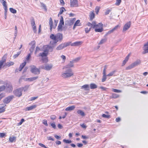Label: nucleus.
<instances>
[{
	"label": "nucleus",
	"instance_id": "nucleus-1",
	"mask_svg": "<svg viewBox=\"0 0 148 148\" xmlns=\"http://www.w3.org/2000/svg\"><path fill=\"white\" fill-rule=\"evenodd\" d=\"M50 38L52 40L51 41V43L56 45V44L59 41H62L63 38V35L62 34L58 33L54 35L51 34L50 36Z\"/></svg>",
	"mask_w": 148,
	"mask_h": 148
},
{
	"label": "nucleus",
	"instance_id": "nucleus-2",
	"mask_svg": "<svg viewBox=\"0 0 148 148\" xmlns=\"http://www.w3.org/2000/svg\"><path fill=\"white\" fill-rule=\"evenodd\" d=\"M73 75V73L72 70L70 69H68L62 73L61 74V76L64 78H67L72 76Z\"/></svg>",
	"mask_w": 148,
	"mask_h": 148
},
{
	"label": "nucleus",
	"instance_id": "nucleus-3",
	"mask_svg": "<svg viewBox=\"0 0 148 148\" xmlns=\"http://www.w3.org/2000/svg\"><path fill=\"white\" fill-rule=\"evenodd\" d=\"M56 45L54 44H52L51 43V41L50 42V45H45L43 46V49L45 50V51L47 52L48 53V52H51L53 51V49L55 47Z\"/></svg>",
	"mask_w": 148,
	"mask_h": 148
},
{
	"label": "nucleus",
	"instance_id": "nucleus-4",
	"mask_svg": "<svg viewBox=\"0 0 148 148\" xmlns=\"http://www.w3.org/2000/svg\"><path fill=\"white\" fill-rule=\"evenodd\" d=\"M31 68L30 71L33 73L35 75H38L40 74V67L38 69L34 65H32L30 66Z\"/></svg>",
	"mask_w": 148,
	"mask_h": 148
},
{
	"label": "nucleus",
	"instance_id": "nucleus-5",
	"mask_svg": "<svg viewBox=\"0 0 148 148\" xmlns=\"http://www.w3.org/2000/svg\"><path fill=\"white\" fill-rule=\"evenodd\" d=\"M71 43V42H68L62 43L57 47L56 49L57 50H62L64 48L70 45Z\"/></svg>",
	"mask_w": 148,
	"mask_h": 148
},
{
	"label": "nucleus",
	"instance_id": "nucleus-6",
	"mask_svg": "<svg viewBox=\"0 0 148 148\" xmlns=\"http://www.w3.org/2000/svg\"><path fill=\"white\" fill-rule=\"evenodd\" d=\"M76 20L75 18L72 19H68L65 21V26L66 27L72 25Z\"/></svg>",
	"mask_w": 148,
	"mask_h": 148
},
{
	"label": "nucleus",
	"instance_id": "nucleus-7",
	"mask_svg": "<svg viewBox=\"0 0 148 148\" xmlns=\"http://www.w3.org/2000/svg\"><path fill=\"white\" fill-rule=\"evenodd\" d=\"M23 90V88H20L15 90L14 91V93L16 96L20 97L22 95Z\"/></svg>",
	"mask_w": 148,
	"mask_h": 148
},
{
	"label": "nucleus",
	"instance_id": "nucleus-8",
	"mask_svg": "<svg viewBox=\"0 0 148 148\" xmlns=\"http://www.w3.org/2000/svg\"><path fill=\"white\" fill-rule=\"evenodd\" d=\"M13 95L9 96L4 99L3 100V102L5 104L9 103L14 98Z\"/></svg>",
	"mask_w": 148,
	"mask_h": 148
},
{
	"label": "nucleus",
	"instance_id": "nucleus-9",
	"mask_svg": "<svg viewBox=\"0 0 148 148\" xmlns=\"http://www.w3.org/2000/svg\"><path fill=\"white\" fill-rule=\"evenodd\" d=\"M103 30V25L102 23H99L97 24L95 31L96 32H102Z\"/></svg>",
	"mask_w": 148,
	"mask_h": 148
},
{
	"label": "nucleus",
	"instance_id": "nucleus-10",
	"mask_svg": "<svg viewBox=\"0 0 148 148\" xmlns=\"http://www.w3.org/2000/svg\"><path fill=\"white\" fill-rule=\"evenodd\" d=\"M70 7H79L78 0H70Z\"/></svg>",
	"mask_w": 148,
	"mask_h": 148
},
{
	"label": "nucleus",
	"instance_id": "nucleus-11",
	"mask_svg": "<svg viewBox=\"0 0 148 148\" xmlns=\"http://www.w3.org/2000/svg\"><path fill=\"white\" fill-rule=\"evenodd\" d=\"M53 67L52 64H45L43 65L40 66V68L42 69H44L47 71H49L51 70Z\"/></svg>",
	"mask_w": 148,
	"mask_h": 148
},
{
	"label": "nucleus",
	"instance_id": "nucleus-12",
	"mask_svg": "<svg viewBox=\"0 0 148 148\" xmlns=\"http://www.w3.org/2000/svg\"><path fill=\"white\" fill-rule=\"evenodd\" d=\"M64 22L63 20V17L61 16L60 17V23L58 27V30L59 31L62 29V25H64Z\"/></svg>",
	"mask_w": 148,
	"mask_h": 148
},
{
	"label": "nucleus",
	"instance_id": "nucleus-13",
	"mask_svg": "<svg viewBox=\"0 0 148 148\" xmlns=\"http://www.w3.org/2000/svg\"><path fill=\"white\" fill-rule=\"evenodd\" d=\"M130 21H129L127 22L124 25L123 29V32H124L130 28Z\"/></svg>",
	"mask_w": 148,
	"mask_h": 148
},
{
	"label": "nucleus",
	"instance_id": "nucleus-14",
	"mask_svg": "<svg viewBox=\"0 0 148 148\" xmlns=\"http://www.w3.org/2000/svg\"><path fill=\"white\" fill-rule=\"evenodd\" d=\"M35 44L36 42L34 40L32 41L29 44V45H32L31 47L29 49V51L31 53H32L34 51L35 47Z\"/></svg>",
	"mask_w": 148,
	"mask_h": 148
},
{
	"label": "nucleus",
	"instance_id": "nucleus-15",
	"mask_svg": "<svg viewBox=\"0 0 148 148\" xmlns=\"http://www.w3.org/2000/svg\"><path fill=\"white\" fill-rule=\"evenodd\" d=\"M143 54H145L148 53V42L144 45L143 48Z\"/></svg>",
	"mask_w": 148,
	"mask_h": 148
},
{
	"label": "nucleus",
	"instance_id": "nucleus-16",
	"mask_svg": "<svg viewBox=\"0 0 148 148\" xmlns=\"http://www.w3.org/2000/svg\"><path fill=\"white\" fill-rule=\"evenodd\" d=\"M5 88L8 92H10L13 89L12 85L10 83H7L6 84Z\"/></svg>",
	"mask_w": 148,
	"mask_h": 148
},
{
	"label": "nucleus",
	"instance_id": "nucleus-17",
	"mask_svg": "<svg viewBox=\"0 0 148 148\" xmlns=\"http://www.w3.org/2000/svg\"><path fill=\"white\" fill-rule=\"evenodd\" d=\"M82 43V41H77L72 43H71L70 45L71 46H77L81 45Z\"/></svg>",
	"mask_w": 148,
	"mask_h": 148
},
{
	"label": "nucleus",
	"instance_id": "nucleus-18",
	"mask_svg": "<svg viewBox=\"0 0 148 148\" xmlns=\"http://www.w3.org/2000/svg\"><path fill=\"white\" fill-rule=\"evenodd\" d=\"M38 78V76H36L30 78H26L25 79V80L26 81L32 82L36 80Z\"/></svg>",
	"mask_w": 148,
	"mask_h": 148
},
{
	"label": "nucleus",
	"instance_id": "nucleus-19",
	"mask_svg": "<svg viewBox=\"0 0 148 148\" xmlns=\"http://www.w3.org/2000/svg\"><path fill=\"white\" fill-rule=\"evenodd\" d=\"M119 26L118 25H117L115 26L114 28H113L112 29L109 30L107 33V34H110L112 33L114 31L117 30V29L118 28Z\"/></svg>",
	"mask_w": 148,
	"mask_h": 148
},
{
	"label": "nucleus",
	"instance_id": "nucleus-20",
	"mask_svg": "<svg viewBox=\"0 0 148 148\" xmlns=\"http://www.w3.org/2000/svg\"><path fill=\"white\" fill-rule=\"evenodd\" d=\"M81 89H84L85 90H90V86L88 84L84 85L81 87Z\"/></svg>",
	"mask_w": 148,
	"mask_h": 148
},
{
	"label": "nucleus",
	"instance_id": "nucleus-21",
	"mask_svg": "<svg viewBox=\"0 0 148 148\" xmlns=\"http://www.w3.org/2000/svg\"><path fill=\"white\" fill-rule=\"evenodd\" d=\"M141 63V61L140 60H137L132 64L134 67L140 64Z\"/></svg>",
	"mask_w": 148,
	"mask_h": 148
},
{
	"label": "nucleus",
	"instance_id": "nucleus-22",
	"mask_svg": "<svg viewBox=\"0 0 148 148\" xmlns=\"http://www.w3.org/2000/svg\"><path fill=\"white\" fill-rule=\"evenodd\" d=\"M36 105H32L30 107L26 108L25 109V110L26 111H29L31 110L34 109L36 107Z\"/></svg>",
	"mask_w": 148,
	"mask_h": 148
},
{
	"label": "nucleus",
	"instance_id": "nucleus-23",
	"mask_svg": "<svg viewBox=\"0 0 148 148\" xmlns=\"http://www.w3.org/2000/svg\"><path fill=\"white\" fill-rule=\"evenodd\" d=\"M89 17L90 18V20L91 21L95 17V14L94 13V11H91L90 12L89 14Z\"/></svg>",
	"mask_w": 148,
	"mask_h": 148
},
{
	"label": "nucleus",
	"instance_id": "nucleus-24",
	"mask_svg": "<svg viewBox=\"0 0 148 148\" xmlns=\"http://www.w3.org/2000/svg\"><path fill=\"white\" fill-rule=\"evenodd\" d=\"M130 54H129L126 57L125 59L123 61L122 64V66H123L126 63V62L128 61L129 57L130 56Z\"/></svg>",
	"mask_w": 148,
	"mask_h": 148
},
{
	"label": "nucleus",
	"instance_id": "nucleus-25",
	"mask_svg": "<svg viewBox=\"0 0 148 148\" xmlns=\"http://www.w3.org/2000/svg\"><path fill=\"white\" fill-rule=\"evenodd\" d=\"M26 63V62H24L22 63L21 64L18 69V70L20 71H22L23 68L25 65Z\"/></svg>",
	"mask_w": 148,
	"mask_h": 148
},
{
	"label": "nucleus",
	"instance_id": "nucleus-26",
	"mask_svg": "<svg viewBox=\"0 0 148 148\" xmlns=\"http://www.w3.org/2000/svg\"><path fill=\"white\" fill-rule=\"evenodd\" d=\"M80 21L79 20H77L76 22L74 24L73 29L74 30L76 26H80Z\"/></svg>",
	"mask_w": 148,
	"mask_h": 148
},
{
	"label": "nucleus",
	"instance_id": "nucleus-27",
	"mask_svg": "<svg viewBox=\"0 0 148 148\" xmlns=\"http://www.w3.org/2000/svg\"><path fill=\"white\" fill-rule=\"evenodd\" d=\"M75 108V106H71L66 108L65 109L66 111H71L74 109Z\"/></svg>",
	"mask_w": 148,
	"mask_h": 148
},
{
	"label": "nucleus",
	"instance_id": "nucleus-28",
	"mask_svg": "<svg viewBox=\"0 0 148 148\" xmlns=\"http://www.w3.org/2000/svg\"><path fill=\"white\" fill-rule=\"evenodd\" d=\"M5 62L6 60L3 58L2 60L0 61V70L3 64Z\"/></svg>",
	"mask_w": 148,
	"mask_h": 148
},
{
	"label": "nucleus",
	"instance_id": "nucleus-29",
	"mask_svg": "<svg viewBox=\"0 0 148 148\" xmlns=\"http://www.w3.org/2000/svg\"><path fill=\"white\" fill-rule=\"evenodd\" d=\"M77 112L78 114L82 116H84L85 115L84 112L81 110H78L77 111Z\"/></svg>",
	"mask_w": 148,
	"mask_h": 148
},
{
	"label": "nucleus",
	"instance_id": "nucleus-30",
	"mask_svg": "<svg viewBox=\"0 0 148 148\" xmlns=\"http://www.w3.org/2000/svg\"><path fill=\"white\" fill-rule=\"evenodd\" d=\"M73 63L71 62V61L70 62V63L66 66L64 67L66 68H70L73 67Z\"/></svg>",
	"mask_w": 148,
	"mask_h": 148
},
{
	"label": "nucleus",
	"instance_id": "nucleus-31",
	"mask_svg": "<svg viewBox=\"0 0 148 148\" xmlns=\"http://www.w3.org/2000/svg\"><path fill=\"white\" fill-rule=\"evenodd\" d=\"M43 52L40 53L39 56L43 57L46 56L47 55L48 53L46 52H45L44 49H43Z\"/></svg>",
	"mask_w": 148,
	"mask_h": 148
},
{
	"label": "nucleus",
	"instance_id": "nucleus-32",
	"mask_svg": "<svg viewBox=\"0 0 148 148\" xmlns=\"http://www.w3.org/2000/svg\"><path fill=\"white\" fill-rule=\"evenodd\" d=\"M89 86H90V88L91 89H95L97 87V86L94 83L90 84Z\"/></svg>",
	"mask_w": 148,
	"mask_h": 148
},
{
	"label": "nucleus",
	"instance_id": "nucleus-33",
	"mask_svg": "<svg viewBox=\"0 0 148 148\" xmlns=\"http://www.w3.org/2000/svg\"><path fill=\"white\" fill-rule=\"evenodd\" d=\"M49 25L50 27V29L51 31L52 28L53 21L51 18H50L49 21Z\"/></svg>",
	"mask_w": 148,
	"mask_h": 148
},
{
	"label": "nucleus",
	"instance_id": "nucleus-34",
	"mask_svg": "<svg viewBox=\"0 0 148 148\" xmlns=\"http://www.w3.org/2000/svg\"><path fill=\"white\" fill-rule=\"evenodd\" d=\"M2 5L4 7L5 10H8L7 5L6 4V2L5 1H4L3 2H2Z\"/></svg>",
	"mask_w": 148,
	"mask_h": 148
},
{
	"label": "nucleus",
	"instance_id": "nucleus-35",
	"mask_svg": "<svg viewBox=\"0 0 148 148\" xmlns=\"http://www.w3.org/2000/svg\"><path fill=\"white\" fill-rule=\"evenodd\" d=\"M41 7L46 11H47V7L46 5L43 3H40Z\"/></svg>",
	"mask_w": 148,
	"mask_h": 148
},
{
	"label": "nucleus",
	"instance_id": "nucleus-36",
	"mask_svg": "<svg viewBox=\"0 0 148 148\" xmlns=\"http://www.w3.org/2000/svg\"><path fill=\"white\" fill-rule=\"evenodd\" d=\"M119 97V95L113 93L112 94L111 97V98H112L115 99Z\"/></svg>",
	"mask_w": 148,
	"mask_h": 148
},
{
	"label": "nucleus",
	"instance_id": "nucleus-37",
	"mask_svg": "<svg viewBox=\"0 0 148 148\" xmlns=\"http://www.w3.org/2000/svg\"><path fill=\"white\" fill-rule=\"evenodd\" d=\"M107 40V39L106 38H104L103 39H101V40L100 41V42L98 43L99 45H101L102 44H103L104 42H105Z\"/></svg>",
	"mask_w": 148,
	"mask_h": 148
},
{
	"label": "nucleus",
	"instance_id": "nucleus-38",
	"mask_svg": "<svg viewBox=\"0 0 148 148\" xmlns=\"http://www.w3.org/2000/svg\"><path fill=\"white\" fill-rule=\"evenodd\" d=\"M16 138L15 137H10L9 138V140L10 142L12 143L15 141Z\"/></svg>",
	"mask_w": 148,
	"mask_h": 148
},
{
	"label": "nucleus",
	"instance_id": "nucleus-39",
	"mask_svg": "<svg viewBox=\"0 0 148 148\" xmlns=\"http://www.w3.org/2000/svg\"><path fill=\"white\" fill-rule=\"evenodd\" d=\"M116 72V70H114L110 72V73L107 75V76H112Z\"/></svg>",
	"mask_w": 148,
	"mask_h": 148
},
{
	"label": "nucleus",
	"instance_id": "nucleus-40",
	"mask_svg": "<svg viewBox=\"0 0 148 148\" xmlns=\"http://www.w3.org/2000/svg\"><path fill=\"white\" fill-rule=\"evenodd\" d=\"M80 57H78L77 58L74 60H72L71 61V62H72L73 63H75L76 62H78L80 60Z\"/></svg>",
	"mask_w": 148,
	"mask_h": 148
},
{
	"label": "nucleus",
	"instance_id": "nucleus-41",
	"mask_svg": "<svg viewBox=\"0 0 148 148\" xmlns=\"http://www.w3.org/2000/svg\"><path fill=\"white\" fill-rule=\"evenodd\" d=\"M64 10L65 11H66V10L63 7H61L60 8V11L59 13V14H62L63 13Z\"/></svg>",
	"mask_w": 148,
	"mask_h": 148
},
{
	"label": "nucleus",
	"instance_id": "nucleus-42",
	"mask_svg": "<svg viewBox=\"0 0 148 148\" xmlns=\"http://www.w3.org/2000/svg\"><path fill=\"white\" fill-rule=\"evenodd\" d=\"M92 28H95L97 25L96 22L95 21L92 22Z\"/></svg>",
	"mask_w": 148,
	"mask_h": 148
},
{
	"label": "nucleus",
	"instance_id": "nucleus-43",
	"mask_svg": "<svg viewBox=\"0 0 148 148\" xmlns=\"http://www.w3.org/2000/svg\"><path fill=\"white\" fill-rule=\"evenodd\" d=\"M29 85H26L24 87H21L23 88V90L24 92L27 91L29 87Z\"/></svg>",
	"mask_w": 148,
	"mask_h": 148
},
{
	"label": "nucleus",
	"instance_id": "nucleus-44",
	"mask_svg": "<svg viewBox=\"0 0 148 148\" xmlns=\"http://www.w3.org/2000/svg\"><path fill=\"white\" fill-rule=\"evenodd\" d=\"M5 86L4 85H2L0 86V92L3 91L5 89Z\"/></svg>",
	"mask_w": 148,
	"mask_h": 148
},
{
	"label": "nucleus",
	"instance_id": "nucleus-45",
	"mask_svg": "<svg viewBox=\"0 0 148 148\" xmlns=\"http://www.w3.org/2000/svg\"><path fill=\"white\" fill-rule=\"evenodd\" d=\"M14 64V63L12 62H7L6 65V66H10L13 65Z\"/></svg>",
	"mask_w": 148,
	"mask_h": 148
},
{
	"label": "nucleus",
	"instance_id": "nucleus-46",
	"mask_svg": "<svg viewBox=\"0 0 148 148\" xmlns=\"http://www.w3.org/2000/svg\"><path fill=\"white\" fill-rule=\"evenodd\" d=\"M107 75H103L102 78V79L101 81L102 82H105L107 79Z\"/></svg>",
	"mask_w": 148,
	"mask_h": 148
},
{
	"label": "nucleus",
	"instance_id": "nucleus-47",
	"mask_svg": "<svg viewBox=\"0 0 148 148\" xmlns=\"http://www.w3.org/2000/svg\"><path fill=\"white\" fill-rule=\"evenodd\" d=\"M9 9L10 11L13 13L15 14L16 12V10L12 8H10Z\"/></svg>",
	"mask_w": 148,
	"mask_h": 148
},
{
	"label": "nucleus",
	"instance_id": "nucleus-48",
	"mask_svg": "<svg viewBox=\"0 0 148 148\" xmlns=\"http://www.w3.org/2000/svg\"><path fill=\"white\" fill-rule=\"evenodd\" d=\"M133 68H134V67L132 64L131 65L127 67L126 68V69L127 70H129Z\"/></svg>",
	"mask_w": 148,
	"mask_h": 148
},
{
	"label": "nucleus",
	"instance_id": "nucleus-49",
	"mask_svg": "<svg viewBox=\"0 0 148 148\" xmlns=\"http://www.w3.org/2000/svg\"><path fill=\"white\" fill-rule=\"evenodd\" d=\"M112 90L113 91L119 93L122 92V91L121 90L114 88H112Z\"/></svg>",
	"mask_w": 148,
	"mask_h": 148
},
{
	"label": "nucleus",
	"instance_id": "nucleus-50",
	"mask_svg": "<svg viewBox=\"0 0 148 148\" xmlns=\"http://www.w3.org/2000/svg\"><path fill=\"white\" fill-rule=\"evenodd\" d=\"M102 116L103 117L105 118H108V119L110 117V115H106L105 114H103Z\"/></svg>",
	"mask_w": 148,
	"mask_h": 148
},
{
	"label": "nucleus",
	"instance_id": "nucleus-51",
	"mask_svg": "<svg viewBox=\"0 0 148 148\" xmlns=\"http://www.w3.org/2000/svg\"><path fill=\"white\" fill-rule=\"evenodd\" d=\"M63 141L66 143H70L72 142L71 140L66 139H64L63 140Z\"/></svg>",
	"mask_w": 148,
	"mask_h": 148
},
{
	"label": "nucleus",
	"instance_id": "nucleus-52",
	"mask_svg": "<svg viewBox=\"0 0 148 148\" xmlns=\"http://www.w3.org/2000/svg\"><path fill=\"white\" fill-rule=\"evenodd\" d=\"M121 0H116L115 4L117 5H119L121 3Z\"/></svg>",
	"mask_w": 148,
	"mask_h": 148
},
{
	"label": "nucleus",
	"instance_id": "nucleus-53",
	"mask_svg": "<svg viewBox=\"0 0 148 148\" xmlns=\"http://www.w3.org/2000/svg\"><path fill=\"white\" fill-rule=\"evenodd\" d=\"M91 28L90 27H89V28L88 27H87L86 28H85V31L86 33H88L89 32L90 30H91Z\"/></svg>",
	"mask_w": 148,
	"mask_h": 148
},
{
	"label": "nucleus",
	"instance_id": "nucleus-54",
	"mask_svg": "<svg viewBox=\"0 0 148 148\" xmlns=\"http://www.w3.org/2000/svg\"><path fill=\"white\" fill-rule=\"evenodd\" d=\"M31 24L32 26H35L36 24L34 19H33L31 21Z\"/></svg>",
	"mask_w": 148,
	"mask_h": 148
},
{
	"label": "nucleus",
	"instance_id": "nucleus-55",
	"mask_svg": "<svg viewBox=\"0 0 148 148\" xmlns=\"http://www.w3.org/2000/svg\"><path fill=\"white\" fill-rule=\"evenodd\" d=\"M24 121H25V120H24V119H22L21 120V121L20 122L17 124V125L19 126L20 125H21L22 124V123Z\"/></svg>",
	"mask_w": 148,
	"mask_h": 148
},
{
	"label": "nucleus",
	"instance_id": "nucleus-56",
	"mask_svg": "<svg viewBox=\"0 0 148 148\" xmlns=\"http://www.w3.org/2000/svg\"><path fill=\"white\" fill-rule=\"evenodd\" d=\"M5 136V134L3 133H0V138H2Z\"/></svg>",
	"mask_w": 148,
	"mask_h": 148
},
{
	"label": "nucleus",
	"instance_id": "nucleus-57",
	"mask_svg": "<svg viewBox=\"0 0 148 148\" xmlns=\"http://www.w3.org/2000/svg\"><path fill=\"white\" fill-rule=\"evenodd\" d=\"M99 8L98 7H96L95 9V11L97 14H98L99 10Z\"/></svg>",
	"mask_w": 148,
	"mask_h": 148
},
{
	"label": "nucleus",
	"instance_id": "nucleus-58",
	"mask_svg": "<svg viewBox=\"0 0 148 148\" xmlns=\"http://www.w3.org/2000/svg\"><path fill=\"white\" fill-rule=\"evenodd\" d=\"M32 27L34 31V32L35 33H36V32H37V30H36V26L35 25V26H33Z\"/></svg>",
	"mask_w": 148,
	"mask_h": 148
},
{
	"label": "nucleus",
	"instance_id": "nucleus-59",
	"mask_svg": "<svg viewBox=\"0 0 148 148\" xmlns=\"http://www.w3.org/2000/svg\"><path fill=\"white\" fill-rule=\"evenodd\" d=\"M86 25L87 26L90 27H90L91 29L92 27V25L91 23L90 22H88L86 24Z\"/></svg>",
	"mask_w": 148,
	"mask_h": 148
},
{
	"label": "nucleus",
	"instance_id": "nucleus-60",
	"mask_svg": "<svg viewBox=\"0 0 148 148\" xmlns=\"http://www.w3.org/2000/svg\"><path fill=\"white\" fill-rule=\"evenodd\" d=\"M43 123L46 126H48V124L47 123V121L46 120H43Z\"/></svg>",
	"mask_w": 148,
	"mask_h": 148
},
{
	"label": "nucleus",
	"instance_id": "nucleus-61",
	"mask_svg": "<svg viewBox=\"0 0 148 148\" xmlns=\"http://www.w3.org/2000/svg\"><path fill=\"white\" fill-rule=\"evenodd\" d=\"M50 118L51 119L53 120L56 119V116L54 115H51L50 116Z\"/></svg>",
	"mask_w": 148,
	"mask_h": 148
},
{
	"label": "nucleus",
	"instance_id": "nucleus-62",
	"mask_svg": "<svg viewBox=\"0 0 148 148\" xmlns=\"http://www.w3.org/2000/svg\"><path fill=\"white\" fill-rule=\"evenodd\" d=\"M40 50V49L39 47H36V51H35V53L36 54L37 52L38 51H39Z\"/></svg>",
	"mask_w": 148,
	"mask_h": 148
},
{
	"label": "nucleus",
	"instance_id": "nucleus-63",
	"mask_svg": "<svg viewBox=\"0 0 148 148\" xmlns=\"http://www.w3.org/2000/svg\"><path fill=\"white\" fill-rule=\"evenodd\" d=\"M111 11V10L109 9L107 10L105 12V14L106 15H107L109 14V13Z\"/></svg>",
	"mask_w": 148,
	"mask_h": 148
},
{
	"label": "nucleus",
	"instance_id": "nucleus-64",
	"mask_svg": "<svg viewBox=\"0 0 148 148\" xmlns=\"http://www.w3.org/2000/svg\"><path fill=\"white\" fill-rule=\"evenodd\" d=\"M51 126L52 127L55 129L56 128V125H55V123H53L51 124Z\"/></svg>",
	"mask_w": 148,
	"mask_h": 148
}]
</instances>
